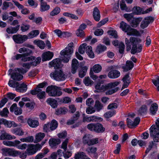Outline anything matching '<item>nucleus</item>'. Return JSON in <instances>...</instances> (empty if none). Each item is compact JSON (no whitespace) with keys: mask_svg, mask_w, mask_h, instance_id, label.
I'll return each instance as SVG.
<instances>
[{"mask_svg":"<svg viewBox=\"0 0 159 159\" xmlns=\"http://www.w3.org/2000/svg\"><path fill=\"white\" fill-rule=\"evenodd\" d=\"M74 43H70L65 49L60 52L61 59L57 58L53 60L49 63V64L54 68H60L63 66L61 64V60L65 63L68 62L70 59L71 55L73 52Z\"/></svg>","mask_w":159,"mask_h":159,"instance_id":"obj_1","label":"nucleus"},{"mask_svg":"<svg viewBox=\"0 0 159 159\" xmlns=\"http://www.w3.org/2000/svg\"><path fill=\"white\" fill-rule=\"evenodd\" d=\"M20 143V141L17 140L13 141H4L3 142V144L6 146L16 147L19 149L25 150L27 147L26 152L28 155L35 154L38 150H39L38 148H40L41 147L39 144Z\"/></svg>","mask_w":159,"mask_h":159,"instance_id":"obj_2","label":"nucleus"},{"mask_svg":"<svg viewBox=\"0 0 159 159\" xmlns=\"http://www.w3.org/2000/svg\"><path fill=\"white\" fill-rule=\"evenodd\" d=\"M150 134L154 142H159V118L156 122V125H153L150 128Z\"/></svg>","mask_w":159,"mask_h":159,"instance_id":"obj_3","label":"nucleus"},{"mask_svg":"<svg viewBox=\"0 0 159 159\" xmlns=\"http://www.w3.org/2000/svg\"><path fill=\"white\" fill-rule=\"evenodd\" d=\"M120 82L115 81L114 82H111L107 84H103V83L98 82L95 86V88L99 90L101 92H103L107 90L112 89L118 85Z\"/></svg>","mask_w":159,"mask_h":159,"instance_id":"obj_4","label":"nucleus"},{"mask_svg":"<svg viewBox=\"0 0 159 159\" xmlns=\"http://www.w3.org/2000/svg\"><path fill=\"white\" fill-rule=\"evenodd\" d=\"M130 40L132 45L131 51V53L134 54L136 53L140 52L142 49V46L141 45H138L137 46V44L141 42V40L137 38L130 37Z\"/></svg>","mask_w":159,"mask_h":159,"instance_id":"obj_5","label":"nucleus"},{"mask_svg":"<svg viewBox=\"0 0 159 159\" xmlns=\"http://www.w3.org/2000/svg\"><path fill=\"white\" fill-rule=\"evenodd\" d=\"M19 52L20 53H23V55L21 59V60L22 61H33L35 57H28L32 53V51L28 48L24 47L20 48L19 50Z\"/></svg>","mask_w":159,"mask_h":159,"instance_id":"obj_6","label":"nucleus"},{"mask_svg":"<svg viewBox=\"0 0 159 159\" xmlns=\"http://www.w3.org/2000/svg\"><path fill=\"white\" fill-rule=\"evenodd\" d=\"M60 87L52 85L48 86L46 89V92L48 95L52 97H59L62 94Z\"/></svg>","mask_w":159,"mask_h":159,"instance_id":"obj_7","label":"nucleus"},{"mask_svg":"<svg viewBox=\"0 0 159 159\" xmlns=\"http://www.w3.org/2000/svg\"><path fill=\"white\" fill-rule=\"evenodd\" d=\"M50 76L52 78L57 81L64 80L66 78V75L60 70H57L52 72L50 74Z\"/></svg>","mask_w":159,"mask_h":159,"instance_id":"obj_8","label":"nucleus"},{"mask_svg":"<svg viewBox=\"0 0 159 159\" xmlns=\"http://www.w3.org/2000/svg\"><path fill=\"white\" fill-rule=\"evenodd\" d=\"M27 70L23 68L15 69V72L11 75V78L14 80H20L23 79V76L20 73L24 74L26 73Z\"/></svg>","mask_w":159,"mask_h":159,"instance_id":"obj_9","label":"nucleus"},{"mask_svg":"<svg viewBox=\"0 0 159 159\" xmlns=\"http://www.w3.org/2000/svg\"><path fill=\"white\" fill-rule=\"evenodd\" d=\"M2 154L3 155L16 157L20 154V151L16 150L13 148H3L2 149Z\"/></svg>","mask_w":159,"mask_h":159,"instance_id":"obj_10","label":"nucleus"},{"mask_svg":"<svg viewBox=\"0 0 159 159\" xmlns=\"http://www.w3.org/2000/svg\"><path fill=\"white\" fill-rule=\"evenodd\" d=\"M80 114L78 112H77L76 114L73 116V118L71 119L68 120L67 124L68 125H70L75 123L74 125V128L77 127L79 126L81 124V121L78 120V118L79 117Z\"/></svg>","mask_w":159,"mask_h":159,"instance_id":"obj_11","label":"nucleus"},{"mask_svg":"<svg viewBox=\"0 0 159 159\" xmlns=\"http://www.w3.org/2000/svg\"><path fill=\"white\" fill-rule=\"evenodd\" d=\"M14 41L17 43H22L28 39V36L20 34L14 35L12 36Z\"/></svg>","mask_w":159,"mask_h":159,"instance_id":"obj_12","label":"nucleus"},{"mask_svg":"<svg viewBox=\"0 0 159 159\" xmlns=\"http://www.w3.org/2000/svg\"><path fill=\"white\" fill-rule=\"evenodd\" d=\"M140 118L139 117H136L134 122L130 119L127 118V125L130 128H133L136 127L139 124L140 121Z\"/></svg>","mask_w":159,"mask_h":159,"instance_id":"obj_13","label":"nucleus"},{"mask_svg":"<svg viewBox=\"0 0 159 159\" xmlns=\"http://www.w3.org/2000/svg\"><path fill=\"white\" fill-rule=\"evenodd\" d=\"M154 20V18L152 17H147L143 20L142 21L140 26L143 29L146 28L150 23L152 22Z\"/></svg>","mask_w":159,"mask_h":159,"instance_id":"obj_14","label":"nucleus"},{"mask_svg":"<svg viewBox=\"0 0 159 159\" xmlns=\"http://www.w3.org/2000/svg\"><path fill=\"white\" fill-rule=\"evenodd\" d=\"M120 72L116 70H113L110 71L108 74V76L111 79H116L120 75Z\"/></svg>","mask_w":159,"mask_h":159,"instance_id":"obj_15","label":"nucleus"},{"mask_svg":"<svg viewBox=\"0 0 159 159\" xmlns=\"http://www.w3.org/2000/svg\"><path fill=\"white\" fill-rule=\"evenodd\" d=\"M18 85L16 89V90L18 92L23 93L25 92L27 89V86L26 84L23 83L20 84L18 83Z\"/></svg>","mask_w":159,"mask_h":159,"instance_id":"obj_16","label":"nucleus"},{"mask_svg":"<svg viewBox=\"0 0 159 159\" xmlns=\"http://www.w3.org/2000/svg\"><path fill=\"white\" fill-rule=\"evenodd\" d=\"M102 120L103 119L102 118L96 116H92L88 117L87 118H84L83 119V120L84 121H86L88 122L91 121H102Z\"/></svg>","mask_w":159,"mask_h":159,"instance_id":"obj_17","label":"nucleus"},{"mask_svg":"<svg viewBox=\"0 0 159 159\" xmlns=\"http://www.w3.org/2000/svg\"><path fill=\"white\" fill-rule=\"evenodd\" d=\"M27 123L29 126L32 128H36L39 126V124L37 120L31 118L28 119Z\"/></svg>","mask_w":159,"mask_h":159,"instance_id":"obj_18","label":"nucleus"},{"mask_svg":"<svg viewBox=\"0 0 159 159\" xmlns=\"http://www.w3.org/2000/svg\"><path fill=\"white\" fill-rule=\"evenodd\" d=\"M45 136V134L42 132H39L36 134L35 136L34 143H37L41 141L44 138Z\"/></svg>","mask_w":159,"mask_h":159,"instance_id":"obj_19","label":"nucleus"},{"mask_svg":"<svg viewBox=\"0 0 159 159\" xmlns=\"http://www.w3.org/2000/svg\"><path fill=\"white\" fill-rule=\"evenodd\" d=\"M142 20V18L141 17L133 18L129 23L130 25L132 27L136 28L139 25L140 22Z\"/></svg>","mask_w":159,"mask_h":159,"instance_id":"obj_20","label":"nucleus"},{"mask_svg":"<svg viewBox=\"0 0 159 159\" xmlns=\"http://www.w3.org/2000/svg\"><path fill=\"white\" fill-rule=\"evenodd\" d=\"M53 55V53L49 51L43 53L42 55V61H45L51 59Z\"/></svg>","mask_w":159,"mask_h":159,"instance_id":"obj_21","label":"nucleus"},{"mask_svg":"<svg viewBox=\"0 0 159 159\" xmlns=\"http://www.w3.org/2000/svg\"><path fill=\"white\" fill-rule=\"evenodd\" d=\"M134 66V64L131 61H127L125 66H123L122 68L124 71L127 72L132 69Z\"/></svg>","mask_w":159,"mask_h":159,"instance_id":"obj_22","label":"nucleus"},{"mask_svg":"<svg viewBox=\"0 0 159 159\" xmlns=\"http://www.w3.org/2000/svg\"><path fill=\"white\" fill-rule=\"evenodd\" d=\"M79 64L78 61L76 59H73L72 61L71 66V72L73 74H75L78 68Z\"/></svg>","mask_w":159,"mask_h":159,"instance_id":"obj_23","label":"nucleus"},{"mask_svg":"<svg viewBox=\"0 0 159 159\" xmlns=\"http://www.w3.org/2000/svg\"><path fill=\"white\" fill-rule=\"evenodd\" d=\"M20 25H17L15 27H8L6 30L8 34H13L16 33L19 29Z\"/></svg>","mask_w":159,"mask_h":159,"instance_id":"obj_24","label":"nucleus"},{"mask_svg":"<svg viewBox=\"0 0 159 159\" xmlns=\"http://www.w3.org/2000/svg\"><path fill=\"white\" fill-rule=\"evenodd\" d=\"M46 102L53 108H56L58 105L57 101L53 98H48Z\"/></svg>","mask_w":159,"mask_h":159,"instance_id":"obj_25","label":"nucleus"},{"mask_svg":"<svg viewBox=\"0 0 159 159\" xmlns=\"http://www.w3.org/2000/svg\"><path fill=\"white\" fill-rule=\"evenodd\" d=\"M63 153L62 150L61 149H59L57 151V152H54L52 153L49 157L50 159H57V155L59 156V157H61L62 156V154ZM58 159H62L60 158H59Z\"/></svg>","mask_w":159,"mask_h":159,"instance_id":"obj_26","label":"nucleus"},{"mask_svg":"<svg viewBox=\"0 0 159 159\" xmlns=\"http://www.w3.org/2000/svg\"><path fill=\"white\" fill-rule=\"evenodd\" d=\"M93 16L94 19L97 21H98L100 19V15L98 9L95 7L94 8L93 11Z\"/></svg>","mask_w":159,"mask_h":159,"instance_id":"obj_27","label":"nucleus"},{"mask_svg":"<svg viewBox=\"0 0 159 159\" xmlns=\"http://www.w3.org/2000/svg\"><path fill=\"white\" fill-rule=\"evenodd\" d=\"M11 131L13 134L18 136H22L25 133L24 132L21 128L13 129H11Z\"/></svg>","mask_w":159,"mask_h":159,"instance_id":"obj_28","label":"nucleus"},{"mask_svg":"<svg viewBox=\"0 0 159 159\" xmlns=\"http://www.w3.org/2000/svg\"><path fill=\"white\" fill-rule=\"evenodd\" d=\"M128 30L127 31V34L129 35H139V33L135 29L131 28L130 26L129 27Z\"/></svg>","mask_w":159,"mask_h":159,"instance_id":"obj_29","label":"nucleus"},{"mask_svg":"<svg viewBox=\"0 0 159 159\" xmlns=\"http://www.w3.org/2000/svg\"><path fill=\"white\" fill-rule=\"evenodd\" d=\"M61 143L60 140L59 139H51L49 141V145L52 147H53Z\"/></svg>","mask_w":159,"mask_h":159,"instance_id":"obj_30","label":"nucleus"},{"mask_svg":"<svg viewBox=\"0 0 159 159\" xmlns=\"http://www.w3.org/2000/svg\"><path fill=\"white\" fill-rule=\"evenodd\" d=\"M20 140L22 142L32 143L34 142V137L32 136H28L26 137L21 138Z\"/></svg>","mask_w":159,"mask_h":159,"instance_id":"obj_31","label":"nucleus"},{"mask_svg":"<svg viewBox=\"0 0 159 159\" xmlns=\"http://www.w3.org/2000/svg\"><path fill=\"white\" fill-rule=\"evenodd\" d=\"M4 125L6 127L8 128H11L12 126L15 127L18 126V125L14 121H8L6 119H5Z\"/></svg>","mask_w":159,"mask_h":159,"instance_id":"obj_32","label":"nucleus"},{"mask_svg":"<svg viewBox=\"0 0 159 159\" xmlns=\"http://www.w3.org/2000/svg\"><path fill=\"white\" fill-rule=\"evenodd\" d=\"M95 132L98 133L103 132L105 130V128L103 127L102 125L99 123L96 124Z\"/></svg>","mask_w":159,"mask_h":159,"instance_id":"obj_33","label":"nucleus"},{"mask_svg":"<svg viewBox=\"0 0 159 159\" xmlns=\"http://www.w3.org/2000/svg\"><path fill=\"white\" fill-rule=\"evenodd\" d=\"M87 156L85 153L83 152H79L75 154V159H84Z\"/></svg>","mask_w":159,"mask_h":159,"instance_id":"obj_34","label":"nucleus"},{"mask_svg":"<svg viewBox=\"0 0 159 159\" xmlns=\"http://www.w3.org/2000/svg\"><path fill=\"white\" fill-rule=\"evenodd\" d=\"M50 6L47 4L46 2H42L40 4V11H44L48 10L50 8Z\"/></svg>","mask_w":159,"mask_h":159,"instance_id":"obj_35","label":"nucleus"},{"mask_svg":"<svg viewBox=\"0 0 159 159\" xmlns=\"http://www.w3.org/2000/svg\"><path fill=\"white\" fill-rule=\"evenodd\" d=\"M58 124L57 121L55 120H52L50 124V129L51 131H53L57 129Z\"/></svg>","mask_w":159,"mask_h":159,"instance_id":"obj_36","label":"nucleus"},{"mask_svg":"<svg viewBox=\"0 0 159 159\" xmlns=\"http://www.w3.org/2000/svg\"><path fill=\"white\" fill-rule=\"evenodd\" d=\"M92 50V47L91 46L86 47V52L90 58H93L94 57V54Z\"/></svg>","mask_w":159,"mask_h":159,"instance_id":"obj_37","label":"nucleus"},{"mask_svg":"<svg viewBox=\"0 0 159 159\" xmlns=\"http://www.w3.org/2000/svg\"><path fill=\"white\" fill-rule=\"evenodd\" d=\"M130 26L128 25L124 22L122 21L120 24V28L123 31L126 32L128 30L129 27Z\"/></svg>","mask_w":159,"mask_h":159,"instance_id":"obj_38","label":"nucleus"},{"mask_svg":"<svg viewBox=\"0 0 159 159\" xmlns=\"http://www.w3.org/2000/svg\"><path fill=\"white\" fill-rule=\"evenodd\" d=\"M34 43L36 44L41 49H43L45 47V44L44 42L42 40H35L34 41Z\"/></svg>","mask_w":159,"mask_h":159,"instance_id":"obj_39","label":"nucleus"},{"mask_svg":"<svg viewBox=\"0 0 159 159\" xmlns=\"http://www.w3.org/2000/svg\"><path fill=\"white\" fill-rule=\"evenodd\" d=\"M133 12L134 14L136 15L143 14L142 9L139 7H134L133 8Z\"/></svg>","mask_w":159,"mask_h":159,"instance_id":"obj_40","label":"nucleus"},{"mask_svg":"<svg viewBox=\"0 0 159 159\" xmlns=\"http://www.w3.org/2000/svg\"><path fill=\"white\" fill-rule=\"evenodd\" d=\"M107 47L106 46L99 44L97 47L96 51L99 54L105 51Z\"/></svg>","mask_w":159,"mask_h":159,"instance_id":"obj_41","label":"nucleus"},{"mask_svg":"<svg viewBox=\"0 0 159 159\" xmlns=\"http://www.w3.org/2000/svg\"><path fill=\"white\" fill-rule=\"evenodd\" d=\"M88 69V68L86 66L83 67L79 72V75L80 78H83L85 75Z\"/></svg>","mask_w":159,"mask_h":159,"instance_id":"obj_42","label":"nucleus"},{"mask_svg":"<svg viewBox=\"0 0 159 159\" xmlns=\"http://www.w3.org/2000/svg\"><path fill=\"white\" fill-rule=\"evenodd\" d=\"M84 82L85 85L87 86L91 85L93 83V81L90 80L89 77H85Z\"/></svg>","mask_w":159,"mask_h":159,"instance_id":"obj_43","label":"nucleus"},{"mask_svg":"<svg viewBox=\"0 0 159 159\" xmlns=\"http://www.w3.org/2000/svg\"><path fill=\"white\" fill-rule=\"evenodd\" d=\"M94 107L96 109H102L103 108V105L99 100H96L94 106Z\"/></svg>","mask_w":159,"mask_h":159,"instance_id":"obj_44","label":"nucleus"},{"mask_svg":"<svg viewBox=\"0 0 159 159\" xmlns=\"http://www.w3.org/2000/svg\"><path fill=\"white\" fill-rule=\"evenodd\" d=\"M102 69L101 66L99 64L94 65L93 67V71L96 73H98L101 71Z\"/></svg>","mask_w":159,"mask_h":159,"instance_id":"obj_45","label":"nucleus"},{"mask_svg":"<svg viewBox=\"0 0 159 159\" xmlns=\"http://www.w3.org/2000/svg\"><path fill=\"white\" fill-rule=\"evenodd\" d=\"M87 44L84 43L81 45L79 47L78 51L81 54H83L84 53L85 50L86 49V47L87 46Z\"/></svg>","mask_w":159,"mask_h":159,"instance_id":"obj_46","label":"nucleus"},{"mask_svg":"<svg viewBox=\"0 0 159 159\" xmlns=\"http://www.w3.org/2000/svg\"><path fill=\"white\" fill-rule=\"evenodd\" d=\"M124 17L129 23L133 18L134 15L133 13L125 14L124 15Z\"/></svg>","mask_w":159,"mask_h":159,"instance_id":"obj_47","label":"nucleus"},{"mask_svg":"<svg viewBox=\"0 0 159 159\" xmlns=\"http://www.w3.org/2000/svg\"><path fill=\"white\" fill-rule=\"evenodd\" d=\"M92 136L91 135H85L83 138V142L85 143L88 144V143L91 141Z\"/></svg>","mask_w":159,"mask_h":159,"instance_id":"obj_48","label":"nucleus"},{"mask_svg":"<svg viewBox=\"0 0 159 159\" xmlns=\"http://www.w3.org/2000/svg\"><path fill=\"white\" fill-rule=\"evenodd\" d=\"M120 9L122 10H125L126 11H129V9L127 7L124 1H120Z\"/></svg>","mask_w":159,"mask_h":159,"instance_id":"obj_49","label":"nucleus"},{"mask_svg":"<svg viewBox=\"0 0 159 159\" xmlns=\"http://www.w3.org/2000/svg\"><path fill=\"white\" fill-rule=\"evenodd\" d=\"M39 34V31L38 30H34L29 33L28 37H29L30 38H33Z\"/></svg>","mask_w":159,"mask_h":159,"instance_id":"obj_50","label":"nucleus"},{"mask_svg":"<svg viewBox=\"0 0 159 159\" xmlns=\"http://www.w3.org/2000/svg\"><path fill=\"white\" fill-rule=\"evenodd\" d=\"M18 83L13 80H10L9 81L8 84L10 87L16 89L18 85Z\"/></svg>","mask_w":159,"mask_h":159,"instance_id":"obj_51","label":"nucleus"},{"mask_svg":"<svg viewBox=\"0 0 159 159\" xmlns=\"http://www.w3.org/2000/svg\"><path fill=\"white\" fill-rule=\"evenodd\" d=\"M41 58L40 57H39L35 58V57L34 59L31 63V65L36 66L37 64H39L41 62Z\"/></svg>","mask_w":159,"mask_h":159,"instance_id":"obj_52","label":"nucleus"},{"mask_svg":"<svg viewBox=\"0 0 159 159\" xmlns=\"http://www.w3.org/2000/svg\"><path fill=\"white\" fill-rule=\"evenodd\" d=\"M12 4L11 2H7L4 1L2 3V9L3 10H5L8 9L10 5Z\"/></svg>","mask_w":159,"mask_h":159,"instance_id":"obj_53","label":"nucleus"},{"mask_svg":"<svg viewBox=\"0 0 159 159\" xmlns=\"http://www.w3.org/2000/svg\"><path fill=\"white\" fill-rule=\"evenodd\" d=\"M60 11V8L58 7H56L51 12L50 14L52 16H54L58 14Z\"/></svg>","mask_w":159,"mask_h":159,"instance_id":"obj_54","label":"nucleus"},{"mask_svg":"<svg viewBox=\"0 0 159 159\" xmlns=\"http://www.w3.org/2000/svg\"><path fill=\"white\" fill-rule=\"evenodd\" d=\"M50 123L48 122L47 124H44L43 127V131L44 132H48L51 130L50 129Z\"/></svg>","mask_w":159,"mask_h":159,"instance_id":"obj_55","label":"nucleus"},{"mask_svg":"<svg viewBox=\"0 0 159 159\" xmlns=\"http://www.w3.org/2000/svg\"><path fill=\"white\" fill-rule=\"evenodd\" d=\"M94 101L92 98H89L86 100V104L89 107V108L87 109H90V107L93 104Z\"/></svg>","mask_w":159,"mask_h":159,"instance_id":"obj_56","label":"nucleus"},{"mask_svg":"<svg viewBox=\"0 0 159 159\" xmlns=\"http://www.w3.org/2000/svg\"><path fill=\"white\" fill-rule=\"evenodd\" d=\"M43 91L42 89H40V88H38L37 86L36 89L31 91L30 93L32 95H35Z\"/></svg>","mask_w":159,"mask_h":159,"instance_id":"obj_57","label":"nucleus"},{"mask_svg":"<svg viewBox=\"0 0 159 159\" xmlns=\"http://www.w3.org/2000/svg\"><path fill=\"white\" fill-rule=\"evenodd\" d=\"M125 42L126 45V50L127 51H129L131 48L130 40L126 38L125 39Z\"/></svg>","mask_w":159,"mask_h":159,"instance_id":"obj_58","label":"nucleus"},{"mask_svg":"<svg viewBox=\"0 0 159 159\" xmlns=\"http://www.w3.org/2000/svg\"><path fill=\"white\" fill-rule=\"evenodd\" d=\"M119 89L118 87H116L114 89H112L108 91H107L106 92V94L107 95H111L116 92H117Z\"/></svg>","mask_w":159,"mask_h":159,"instance_id":"obj_59","label":"nucleus"},{"mask_svg":"<svg viewBox=\"0 0 159 159\" xmlns=\"http://www.w3.org/2000/svg\"><path fill=\"white\" fill-rule=\"evenodd\" d=\"M76 34L77 36L82 38L84 37L85 35L84 32L83 31L79 29L77 30Z\"/></svg>","mask_w":159,"mask_h":159,"instance_id":"obj_60","label":"nucleus"},{"mask_svg":"<svg viewBox=\"0 0 159 159\" xmlns=\"http://www.w3.org/2000/svg\"><path fill=\"white\" fill-rule=\"evenodd\" d=\"M152 81L153 84L156 86H157V89L159 91V76L156 78V80H152Z\"/></svg>","mask_w":159,"mask_h":159,"instance_id":"obj_61","label":"nucleus"},{"mask_svg":"<svg viewBox=\"0 0 159 159\" xmlns=\"http://www.w3.org/2000/svg\"><path fill=\"white\" fill-rule=\"evenodd\" d=\"M99 142V140L98 138H95L92 139L91 141L88 143V145H93L98 143Z\"/></svg>","mask_w":159,"mask_h":159,"instance_id":"obj_62","label":"nucleus"},{"mask_svg":"<svg viewBox=\"0 0 159 159\" xmlns=\"http://www.w3.org/2000/svg\"><path fill=\"white\" fill-rule=\"evenodd\" d=\"M97 149L96 148L94 147H91L88 148L87 149V151L90 153L94 154L96 153Z\"/></svg>","mask_w":159,"mask_h":159,"instance_id":"obj_63","label":"nucleus"},{"mask_svg":"<svg viewBox=\"0 0 159 159\" xmlns=\"http://www.w3.org/2000/svg\"><path fill=\"white\" fill-rule=\"evenodd\" d=\"M125 48V45L122 43H120L119 44V52L121 54H122Z\"/></svg>","mask_w":159,"mask_h":159,"instance_id":"obj_64","label":"nucleus"}]
</instances>
